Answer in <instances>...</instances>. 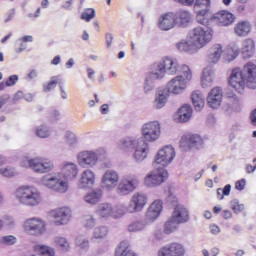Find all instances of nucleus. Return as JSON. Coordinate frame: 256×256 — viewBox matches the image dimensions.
Listing matches in <instances>:
<instances>
[{"mask_svg": "<svg viewBox=\"0 0 256 256\" xmlns=\"http://www.w3.org/2000/svg\"><path fill=\"white\" fill-rule=\"evenodd\" d=\"M175 159V149L173 146H166L158 151L153 162V167L165 169L167 165Z\"/></svg>", "mask_w": 256, "mask_h": 256, "instance_id": "obj_11", "label": "nucleus"}, {"mask_svg": "<svg viewBox=\"0 0 256 256\" xmlns=\"http://www.w3.org/2000/svg\"><path fill=\"white\" fill-rule=\"evenodd\" d=\"M15 243H17V237L13 235L0 237V245H6L7 247H11V245H15Z\"/></svg>", "mask_w": 256, "mask_h": 256, "instance_id": "obj_51", "label": "nucleus"}, {"mask_svg": "<svg viewBox=\"0 0 256 256\" xmlns=\"http://www.w3.org/2000/svg\"><path fill=\"white\" fill-rule=\"evenodd\" d=\"M178 229L179 224L177 220L172 218V216L164 224V233L166 235H171V233H175V231H177Z\"/></svg>", "mask_w": 256, "mask_h": 256, "instance_id": "obj_40", "label": "nucleus"}, {"mask_svg": "<svg viewBox=\"0 0 256 256\" xmlns=\"http://www.w3.org/2000/svg\"><path fill=\"white\" fill-rule=\"evenodd\" d=\"M147 225V220L134 221L128 225V231L130 233H137V231H143Z\"/></svg>", "mask_w": 256, "mask_h": 256, "instance_id": "obj_44", "label": "nucleus"}, {"mask_svg": "<svg viewBox=\"0 0 256 256\" xmlns=\"http://www.w3.org/2000/svg\"><path fill=\"white\" fill-rule=\"evenodd\" d=\"M160 214H158L157 211L153 210V206L148 208V211L146 212V219L145 221L147 224L153 223L159 217Z\"/></svg>", "mask_w": 256, "mask_h": 256, "instance_id": "obj_52", "label": "nucleus"}, {"mask_svg": "<svg viewBox=\"0 0 256 256\" xmlns=\"http://www.w3.org/2000/svg\"><path fill=\"white\" fill-rule=\"evenodd\" d=\"M245 81L248 83H256V65L248 62L243 70L235 68L229 78V84L233 89L241 93L245 89Z\"/></svg>", "mask_w": 256, "mask_h": 256, "instance_id": "obj_1", "label": "nucleus"}, {"mask_svg": "<svg viewBox=\"0 0 256 256\" xmlns=\"http://www.w3.org/2000/svg\"><path fill=\"white\" fill-rule=\"evenodd\" d=\"M185 253L186 250L183 244L179 242H172L160 248L158 256H185Z\"/></svg>", "mask_w": 256, "mask_h": 256, "instance_id": "obj_15", "label": "nucleus"}, {"mask_svg": "<svg viewBox=\"0 0 256 256\" xmlns=\"http://www.w3.org/2000/svg\"><path fill=\"white\" fill-rule=\"evenodd\" d=\"M35 251L39 256H55V248L47 245H37Z\"/></svg>", "mask_w": 256, "mask_h": 256, "instance_id": "obj_42", "label": "nucleus"}, {"mask_svg": "<svg viewBox=\"0 0 256 256\" xmlns=\"http://www.w3.org/2000/svg\"><path fill=\"white\" fill-rule=\"evenodd\" d=\"M0 174L3 175V177H13L15 171L13 168H0Z\"/></svg>", "mask_w": 256, "mask_h": 256, "instance_id": "obj_61", "label": "nucleus"}, {"mask_svg": "<svg viewBox=\"0 0 256 256\" xmlns=\"http://www.w3.org/2000/svg\"><path fill=\"white\" fill-rule=\"evenodd\" d=\"M221 55H223V46L221 44H214L208 50V63H219V59H221Z\"/></svg>", "mask_w": 256, "mask_h": 256, "instance_id": "obj_28", "label": "nucleus"}, {"mask_svg": "<svg viewBox=\"0 0 256 256\" xmlns=\"http://www.w3.org/2000/svg\"><path fill=\"white\" fill-rule=\"evenodd\" d=\"M145 205H147V194L136 192L131 197L129 204L126 207V211L127 213H139V211H143Z\"/></svg>", "mask_w": 256, "mask_h": 256, "instance_id": "obj_13", "label": "nucleus"}, {"mask_svg": "<svg viewBox=\"0 0 256 256\" xmlns=\"http://www.w3.org/2000/svg\"><path fill=\"white\" fill-rule=\"evenodd\" d=\"M228 58L227 61H233L234 59H237V56L239 55V49L233 50L231 48H228Z\"/></svg>", "mask_w": 256, "mask_h": 256, "instance_id": "obj_62", "label": "nucleus"}, {"mask_svg": "<svg viewBox=\"0 0 256 256\" xmlns=\"http://www.w3.org/2000/svg\"><path fill=\"white\" fill-rule=\"evenodd\" d=\"M65 145L68 149H75L79 145L77 135L73 131L67 130L65 132Z\"/></svg>", "mask_w": 256, "mask_h": 256, "instance_id": "obj_38", "label": "nucleus"}, {"mask_svg": "<svg viewBox=\"0 0 256 256\" xmlns=\"http://www.w3.org/2000/svg\"><path fill=\"white\" fill-rule=\"evenodd\" d=\"M98 161L99 155L94 151H82L77 154V162L82 169H92V167L97 165Z\"/></svg>", "mask_w": 256, "mask_h": 256, "instance_id": "obj_14", "label": "nucleus"}, {"mask_svg": "<svg viewBox=\"0 0 256 256\" xmlns=\"http://www.w3.org/2000/svg\"><path fill=\"white\" fill-rule=\"evenodd\" d=\"M19 81V76L17 74L11 75L6 80V87H15L17 85V82Z\"/></svg>", "mask_w": 256, "mask_h": 256, "instance_id": "obj_58", "label": "nucleus"}, {"mask_svg": "<svg viewBox=\"0 0 256 256\" xmlns=\"http://www.w3.org/2000/svg\"><path fill=\"white\" fill-rule=\"evenodd\" d=\"M80 19H82V21H86L87 23H89V21H91L92 19H95V9L86 8L82 12Z\"/></svg>", "mask_w": 256, "mask_h": 256, "instance_id": "obj_50", "label": "nucleus"}, {"mask_svg": "<svg viewBox=\"0 0 256 256\" xmlns=\"http://www.w3.org/2000/svg\"><path fill=\"white\" fill-rule=\"evenodd\" d=\"M147 155H149V144H147L145 138H138L133 159L136 163H141L147 159Z\"/></svg>", "mask_w": 256, "mask_h": 256, "instance_id": "obj_18", "label": "nucleus"}, {"mask_svg": "<svg viewBox=\"0 0 256 256\" xmlns=\"http://www.w3.org/2000/svg\"><path fill=\"white\" fill-rule=\"evenodd\" d=\"M96 215L104 219L111 217L113 215V205L109 203H102L98 205L96 209Z\"/></svg>", "mask_w": 256, "mask_h": 256, "instance_id": "obj_34", "label": "nucleus"}, {"mask_svg": "<svg viewBox=\"0 0 256 256\" xmlns=\"http://www.w3.org/2000/svg\"><path fill=\"white\" fill-rule=\"evenodd\" d=\"M213 39V29L209 26H199L190 32V43L196 49H202Z\"/></svg>", "mask_w": 256, "mask_h": 256, "instance_id": "obj_4", "label": "nucleus"}, {"mask_svg": "<svg viewBox=\"0 0 256 256\" xmlns=\"http://www.w3.org/2000/svg\"><path fill=\"white\" fill-rule=\"evenodd\" d=\"M201 81H202V87L204 89L207 87H211V85H213V68L212 67L204 68Z\"/></svg>", "mask_w": 256, "mask_h": 256, "instance_id": "obj_37", "label": "nucleus"}, {"mask_svg": "<svg viewBox=\"0 0 256 256\" xmlns=\"http://www.w3.org/2000/svg\"><path fill=\"white\" fill-rule=\"evenodd\" d=\"M109 233V228L106 226H99L94 229L93 239H105Z\"/></svg>", "mask_w": 256, "mask_h": 256, "instance_id": "obj_45", "label": "nucleus"}, {"mask_svg": "<svg viewBox=\"0 0 256 256\" xmlns=\"http://www.w3.org/2000/svg\"><path fill=\"white\" fill-rule=\"evenodd\" d=\"M57 84L60 85V90L62 92V99H65V91L63 90V78L57 76L53 77L52 80L48 83L43 84V92L49 93V91H53Z\"/></svg>", "mask_w": 256, "mask_h": 256, "instance_id": "obj_31", "label": "nucleus"}, {"mask_svg": "<svg viewBox=\"0 0 256 256\" xmlns=\"http://www.w3.org/2000/svg\"><path fill=\"white\" fill-rule=\"evenodd\" d=\"M48 217L57 227L65 225V207L56 208L48 212Z\"/></svg>", "mask_w": 256, "mask_h": 256, "instance_id": "obj_24", "label": "nucleus"}, {"mask_svg": "<svg viewBox=\"0 0 256 256\" xmlns=\"http://www.w3.org/2000/svg\"><path fill=\"white\" fill-rule=\"evenodd\" d=\"M175 26L176 24L173 12L166 13L159 19L158 27L161 31H169Z\"/></svg>", "mask_w": 256, "mask_h": 256, "instance_id": "obj_25", "label": "nucleus"}, {"mask_svg": "<svg viewBox=\"0 0 256 256\" xmlns=\"http://www.w3.org/2000/svg\"><path fill=\"white\" fill-rule=\"evenodd\" d=\"M142 135V139H144V141H157V139H159V135H161V124L157 121L144 124L142 126Z\"/></svg>", "mask_w": 256, "mask_h": 256, "instance_id": "obj_12", "label": "nucleus"}, {"mask_svg": "<svg viewBox=\"0 0 256 256\" xmlns=\"http://www.w3.org/2000/svg\"><path fill=\"white\" fill-rule=\"evenodd\" d=\"M38 75H39V74H38L37 70L33 69V70H31V71L28 73V75L25 77V80H26V81H33V79H37Z\"/></svg>", "mask_w": 256, "mask_h": 256, "instance_id": "obj_63", "label": "nucleus"}, {"mask_svg": "<svg viewBox=\"0 0 256 256\" xmlns=\"http://www.w3.org/2000/svg\"><path fill=\"white\" fill-rule=\"evenodd\" d=\"M24 229L30 233V235L41 237V235H45L47 231V223L45 220L38 217L29 218L24 222Z\"/></svg>", "mask_w": 256, "mask_h": 256, "instance_id": "obj_10", "label": "nucleus"}, {"mask_svg": "<svg viewBox=\"0 0 256 256\" xmlns=\"http://www.w3.org/2000/svg\"><path fill=\"white\" fill-rule=\"evenodd\" d=\"M234 33L237 37H247L251 33V23L249 21H240L234 27Z\"/></svg>", "mask_w": 256, "mask_h": 256, "instance_id": "obj_32", "label": "nucleus"}, {"mask_svg": "<svg viewBox=\"0 0 256 256\" xmlns=\"http://www.w3.org/2000/svg\"><path fill=\"white\" fill-rule=\"evenodd\" d=\"M173 15L176 27L185 28L189 26V23H191V13H189V11L180 10L173 12Z\"/></svg>", "mask_w": 256, "mask_h": 256, "instance_id": "obj_22", "label": "nucleus"}, {"mask_svg": "<svg viewBox=\"0 0 256 256\" xmlns=\"http://www.w3.org/2000/svg\"><path fill=\"white\" fill-rule=\"evenodd\" d=\"M95 185V172L87 169L84 170L80 175L78 187L80 189H91Z\"/></svg>", "mask_w": 256, "mask_h": 256, "instance_id": "obj_20", "label": "nucleus"}, {"mask_svg": "<svg viewBox=\"0 0 256 256\" xmlns=\"http://www.w3.org/2000/svg\"><path fill=\"white\" fill-rule=\"evenodd\" d=\"M241 53L244 59L253 57L255 54V41L251 38L244 40L242 43Z\"/></svg>", "mask_w": 256, "mask_h": 256, "instance_id": "obj_29", "label": "nucleus"}, {"mask_svg": "<svg viewBox=\"0 0 256 256\" xmlns=\"http://www.w3.org/2000/svg\"><path fill=\"white\" fill-rule=\"evenodd\" d=\"M115 256H137V254L129 249L128 241H122L116 249Z\"/></svg>", "mask_w": 256, "mask_h": 256, "instance_id": "obj_39", "label": "nucleus"}, {"mask_svg": "<svg viewBox=\"0 0 256 256\" xmlns=\"http://www.w3.org/2000/svg\"><path fill=\"white\" fill-rule=\"evenodd\" d=\"M82 223L86 229H93L95 227V218L91 215H85L82 218Z\"/></svg>", "mask_w": 256, "mask_h": 256, "instance_id": "obj_53", "label": "nucleus"}, {"mask_svg": "<svg viewBox=\"0 0 256 256\" xmlns=\"http://www.w3.org/2000/svg\"><path fill=\"white\" fill-rule=\"evenodd\" d=\"M169 99V91L165 88H160L156 92V98L154 100L155 109H163L164 105H167Z\"/></svg>", "mask_w": 256, "mask_h": 256, "instance_id": "obj_26", "label": "nucleus"}, {"mask_svg": "<svg viewBox=\"0 0 256 256\" xmlns=\"http://www.w3.org/2000/svg\"><path fill=\"white\" fill-rule=\"evenodd\" d=\"M0 220L2 223V229L3 227L6 229H13V227H15V219L10 215H4Z\"/></svg>", "mask_w": 256, "mask_h": 256, "instance_id": "obj_49", "label": "nucleus"}, {"mask_svg": "<svg viewBox=\"0 0 256 256\" xmlns=\"http://www.w3.org/2000/svg\"><path fill=\"white\" fill-rule=\"evenodd\" d=\"M197 11V16H196V21L200 25H203V27H209L213 21H211V18H207V11L205 10H196Z\"/></svg>", "mask_w": 256, "mask_h": 256, "instance_id": "obj_43", "label": "nucleus"}, {"mask_svg": "<svg viewBox=\"0 0 256 256\" xmlns=\"http://www.w3.org/2000/svg\"><path fill=\"white\" fill-rule=\"evenodd\" d=\"M155 170L148 173L144 179L146 187H158L165 183L169 177V172L165 168L154 167Z\"/></svg>", "mask_w": 256, "mask_h": 256, "instance_id": "obj_8", "label": "nucleus"}, {"mask_svg": "<svg viewBox=\"0 0 256 256\" xmlns=\"http://www.w3.org/2000/svg\"><path fill=\"white\" fill-rule=\"evenodd\" d=\"M222 101H223V99H221V98L207 97V105H208V107H211V109H218V107H221Z\"/></svg>", "mask_w": 256, "mask_h": 256, "instance_id": "obj_56", "label": "nucleus"}, {"mask_svg": "<svg viewBox=\"0 0 256 256\" xmlns=\"http://www.w3.org/2000/svg\"><path fill=\"white\" fill-rule=\"evenodd\" d=\"M208 97L212 99H223V90L220 87H215L209 92Z\"/></svg>", "mask_w": 256, "mask_h": 256, "instance_id": "obj_57", "label": "nucleus"}, {"mask_svg": "<svg viewBox=\"0 0 256 256\" xmlns=\"http://www.w3.org/2000/svg\"><path fill=\"white\" fill-rule=\"evenodd\" d=\"M41 183L56 193H65V173L63 172L47 174L41 178Z\"/></svg>", "mask_w": 256, "mask_h": 256, "instance_id": "obj_6", "label": "nucleus"}, {"mask_svg": "<svg viewBox=\"0 0 256 256\" xmlns=\"http://www.w3.org/2000/svg\"><path fill=\"white\" fill-rule=\"evenodd\" d=\"M193 115V108L189 104L183 105L177 112L176 119L179 123H187Z\"/></svg>", "mask_w": 256, "mask_h": 256, "instance_id": "obj_30", "label": "nucleus"}, {"mask_svg": "<svg viewBox=\"0 0 256 256\" xmlns=\"http://www.w3.org/2000/svg\"><path fill=\"white\" fill-rule=\"evenodd\" d=\"M14 196L19 205H23V207H38L43 201L39 189L31 185L19 186L16 188Z\"/></svg>", "mask_w": 256, "mask_h": 256, "instance_id": "obj_2", "label": "nucleus"}, {"mask_svg": "<svg viewBox=\"0 0 256 256\" xmlns=\"http://www.w3.org/2000/svg\"><path fill=\"white\" fill-rule=\"evenodd\" d=\"M139 187V177L135 174H129L124 176L118 184V195H130L135 189Z\"/></svg>", "mask_w": 256, "mask_h": 256, "instance_id": "obj_9", "label": "nucleus"}, {"mask_svg": "<svg viewBox=\"0 0 256 256\" xmlns=\"http://www.w3.org/2000/svg\"><path fill=\"white\" fill-rule=\"evenodd\" d=\"M138 141H139V138L138 139L133 137L122 138L118 143V147L122 149V151H131V149H135L137 147Z\"/></svg>", "mask_w": 256, "mask_h": 256, "instance_id": "obj_33", "label": "nucleus"}, {"mask_svg": "<svg viewBox=\"0 0 256 256\" xmlns=\"http://www.w3.org/2000/svg\"><path fill=\"white\" fill-rule=\"evenodd\" d=\"M23 167H29L34 173H49L55 169V163L47 158L35 157L22 162Z\"/></svg>", "mask_w": 256, "mask_h": 256, "instance_id": "obj_7", "label": "nucleus"}, {"mask_svg": "<svg viewBox=\"0 0 256 256\" xmlns=\"http://www.w3.org/2000/svg\"><path fill=\"white\" fill-rule=\"evenodd\" d=\"M176 47L178 51H184L186 53H195V51H197V48L193 43H191V40L189 42L182 40L181 42L176 44Z\"/></svg>", "mask_w": 256, "mask_h": 256, "instance_id": "obj_41", "label": "nucleus"}, {"mask_svg": "<svg viewBox=\"0 0 256 256\" xmlns=\"http://www.w3.org/2000/svg\"><path fill=\"white\" fill-rule=\"evenodd\" d=\"M103 199V189L95 188L84 196V201L89 205H97Z\"/></svg>", "mask_w": 256, "mask_h": 256, "instance_id": "obj_27", "label": "nucleus"}, {"mask_svg": "<svg viewBox=\"0 0 256 256\" xmlns=\"http://www.w3.org/2000/svg\"><path fill=\"white\" fill-rule=\"evenodd\" d=\"M119 185V173L115 170H107L101 178V187L106 191H113Z\"/></svg>", "mask_w": 256, "mask_h": 256, "instance_id": "obj_16", "label": "nucleus"}, {"mask_svg": "<svg viewBox=\"0 0 256 256\" xmlns=\"http://www.w3.org/2000/svg\"><path fill=\"white\" fill-rule=\"evenodd\" d=\"M230 207H231V209H233L234 213H236V214L242 213V211H244V209H245V205L239 204L238 199L232 200L230 202Z\"/></svg>", "mask_w": 256, "mask_h": 256, "instance_id": "obj_54", "label": "nucleus"}, {"mask_svg": "<svg viewBox=\"0 0 256 256\" xmlns=\"http://www.w3.org/2000/svg\"><path fill=\"white\" fill-rule=\"evenodd\" d=\"M227 105H228L229 109H232V111H240L241 110L239 98L237 96L235 98H231V100H228Z\"/></svg>", "mask_w": 256, "mask_h": 256, "instance_id": "obj_55", "label": "nucleus"}, {"mask_svg": "<svg viewBox=\"0 0 256 256\" xmlns=\"http://www.w3.org/2000/svg\"><path fill=\"white\" fill-rule=\"evenodd\" d=\"M16 45H19L18 47L17 46L15 47L16 53H23V51H25V49H27V44L24 43V41L21 38H19L16 41Z\"/></svg>", "mask_w": 256, "mask_h": 256, "instance_id": "obj_60", "label": "nucleus"}, {"mask_svg": "<svg viewBox=\"0 0 256 256\" xmlns=\"http://www.w3.org/2000/svg\"><path fill=\"white\" fill-rule=\"evenodd\" d=\"M165 66L163 61L155 62L151 65L149 73L146 75L144 82L145 93H151L155 89V81H159L165 77Z\"/></svg>", "mask_w": 256, "mask_h": 256, "instance_id": "obj_5", "label": "nucleus"}, {"mask_svg": "<svg viewBox=\"0 0 256 256\" xmlns=\"http://www.w3.org/2000/svg\"><path fill=\"white\" fill-rule=\"evenodd\" d=\"M76 247L82 249V251H87L89 249V239L85 238L83 235H79L75 240Z\"/></svg>", "mask_w": 256, "mask_h": 256, "instance_id": "obj_48", "label": "nucleus"}, {"mask_svg": "<svg viewBox=\"0 0 256 256\" xmlns=\"http://www.w3.org/2000/svg\"><path fill=\"white\" fill-rule=\"evenodd\" d=\"M162 63L164 65V71L167 73V75H181V67L179 66V61L175 58H169L166 57L164 60H162Z\"/></svg>", "mask_w": 256, "mask_h": 256, "instance_id": "obj_21", "label": "nucleus"}, {"mask_svg": "<svg viewBox=\"0 0 256 256\" xmlns=\"http://www.w3.org/2000/svg\"><path fill=\"white\" fill-rule=\"evenodd\" d=\"M35 135L40 139H47V137L51 136V130H49V127L41 125L36 128Z\"/></svg>", "mask_w": 256, "mask_h": 256, "instance_id": "obj_46", "label": "nucleus"}, {"mask_svg": "<svg viewBox=\"0 0 256 256\" xmlns=\"http://www.w3.org/2000/svg\"><path fill=\"white\" fill-rule=\"evenodd\" d=\"M180 147H188V149H203V138L197 134L188 135L180 140Z\"/></svg>", "mask_w": 256, "mask_h": 256, "instance_id": "obj_19", "label": "nucleus"}, {"mask_svg": "<svg viewBox=\"0 0 256 256\" xmlns=\"http://www.w3.org/2000/svg\"><path fill=\"white\" fill-rule=\"evenodd\" d=\"M79 174V169L77 168V164L75 163H66L65 164V180L73 181L77 178Z\"/></svg>", "mask_w": 256, "mask_h": 256, "instance_id": "obj_36", "label": "nucleus"}, {"mask_svg": "<svg viewBox=\"0 0 256 256\" xmlns=\"http://www.w3.org/2000/svg\"><path fill=\"white\" fill-rule=\"evenodd\" d=\"M56 247H65V237L57 236L54 239Z\"/></svg>", "mask_w": 256, "mask_h": 256, "instance_id": "obj_64", "label": "nucleus"}, {"mask_svg": "<svg viewBox=\"0 0 256 256\" xmlns=\"http://www.w3.org/2000/svg\"><path fill=\"white\" fill-rule=\"evenodd\" d=\"M194 7L196 11L209 12V9L211 8V0H196Z\"/></svg>", "mask_w": 256, "mask_h": 256, "instance_id": "obj_47", "label": "nucleus"}, {"mask_svg": "<svg viewBox=\"0 0 256 256\" xmlns=\"http://www.w3.org/2000/svg\"><path fill=\"white\" fill-rule=\"evenodd\" d=\"M193 74H191V69L187 65H182L180 69V74L172 78L166 86V91L172 93L173 95H180L184 89H187V83L192 79Z\"/></svg>", "mask_w": 256, "mask_h": 256, "instance_id": "obj_3", "label": "nucleus"}, {"mask_svg": "<svg viewBox=\"0 0 256 256\" xmlns=\"http://www.w3.org/2000/svg\"><path fill=\"white\" fill-rule=\"evenodd\" d=\"M172 218L177 221L179 225L189 221V210L185 206L179 204L174 208Z\"/></svg>", "mask_w": 256, "mask_h": 256, "instance_id": "obj_23", "label": "nucleus"}, {"mask_svg": "<svg viewBox=\"0 0 256 256\" xmlns=\"http://www.w3.org/2000/svg\"><path fill=\"white\" fill-rule=\"evenodd\" d=\"M210 21H212V23H216V25H219L220 27H229V25H233V23H235V15L222 10L214 14Z\"/></svg>", "mask_w": 256, "mask_h": 256, "instance_id": "obj_17", "label": "nucleus"}, {"mask_svg": "<svg viewBox=\"0 0 256 256\" xmlns=\"http://www.w3.org/2000/svg\"><path fill=\"white\" fill-rule=\"evenodd\" d=\"M191 99L196 111H201L205 107V96L200 91H194Z\"/></svg>", "mask_w": 256, "mask_h": 256, "instance_id": "obj_35", "label": "nucleus"}, {"mask_svg": "<svg viewBox=\"0 0 256 256\" xmlns=\"http://www.w3.org/2000/svg\"><path fill=\"white\" fill-rule=\"evenodd\" d=\"M149 207H153L152 211H157L158 215H161V211H163V202H161V200H155Z\"/></svg>", "mask_w": 256, "mask_h": 256, "instance_id": "obj_59", "label": "nucleus"}]
</instances>
